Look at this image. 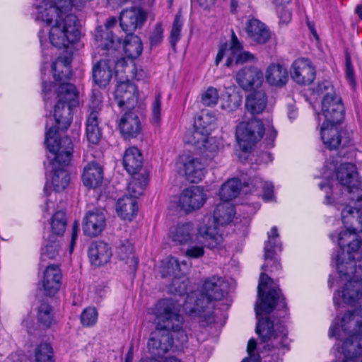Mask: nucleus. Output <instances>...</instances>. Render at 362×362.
<instances>
[{"instance_id": "nucleus-5", "label": "nucleus", "mask_w": 362, "mask_h": 362, "mask_svg": "<svg viewBox=\"0 0 362 362\" xmlns=\"http://www.w3.org/2000/svg\"><path fill=\"white\" fill-rule=\"evenodd\" d=\"M53 85L51 83H42V92L45 100L47 102L51 99L52 95H55L56 104L54 107V119H47L46 122V132L49 131L47 124H49V128L52 127V136L57 139L54 145L62 146L63 140L66 137L59 139L58 130H66L70 126L71 122V109L78 104V93L74 85L69 83H63L59 88L52 93Z\"/></svg>"}, {"instance_id": "nucleus-40", "label": "nucleus", "mask_w": 362, "mask_h": 362, "mask_svg": "<svg viewBox=\"0 0 362 362\" xmlns=\"http://www.w3.org/2000/svg\"><path fill=\"white\" fill-rule=\"evenodd\" d=\"M117 255L120 259L124 261L129 267L130 272L134 273L138 264V259L134 255L133 245L127 243L119 247Z\"/></svg>"}, {"instance_id": "nucleus-23", "label": "nucleus", "mask_w": 362, "mask_h": 362, "mask_svg": "<svg viewBox=\"0 0 362 362\" xmlns=\"http://www.w3.org/2000/svg\"><path fill=\"white\" fill-rule=\"evenodd\" d=\"M62 274L58 266L52 264L45 269L41 279V287L47 296L58 292L62 284Z\"/></svg>"}, {"instance_id": "nucleus-43", "label": "nucleus", "mask_w": 362, "mask_h": 362, "mask_svg": "<svg viewBox=\"0 0 362 362\" xmlns=\"http://www.w3.org/2000/svg\"><path fill=\"white\" fill-rule=\"evenodd\" d=\"M259 187H262L263 189L262 197L264 201L270 202L273 200L274 186L272 183L263 182V180L258 177H255L250 180V192H255Z\"/></svg>"}, {"instance_id": "nucleus-44", "label": "nucleus", "mask_w": 362, "mask_h": 362, "mask_svg": "<svg viewBox=\"0 0 362 362\" xmlns=\"http://www.w3.org/2000/svg\"><path fill=\"white\" fill-rule=\"evenodd\" d=\"M188 284L189 280L184 274H182L173 277L172 283L169 286V291L175 295L177 294L182 296L187 293Z\"/></svg>"}, {"instance_id": "nucleus-33", "label": "nucleus", "mask_w": 362, "mask_h": 362, "mask_svg": "<svg viewBox=\"0 0 362 362\" xmlns=\"http://www.w3.org/2000/svg\"><path fill=\"white\" fill-rule=\"evenodd\" d=\"M71 57L70 56H64L59 57L52 65V71L55 81L57 82L55 86L59 88L60 85L66 83L64 81L71 75Z\"/></svg>"}, {"instance_id": "nucleus-58", "label": "nucleus", "mask_w": 362, "mask_h": 362, "mask_svg": "<svg viewBox=\"0 0 362 362\" xmlns=\"http://www.w3.org/2000/svg\"><path fill=\"white\" fill-rule=\"evenodd\" d=\"M256 346L257 343L254 339H251L249 340L247 348V351L249 355V357L245 358L242 362H259V356L253 353L256 348Z\"/></svg>"}, {"instance_id": "nucleus-53", "label": "nucleus", "mask_w": 362, "mask_h": 362, "mask_svg": "<svg viewBox=\"0 0 362 362\" xmlns=\"http://www.w3.org/2000/svg\"><path fill=\"white\" fill-rule=\"evenodd\" d=\"M98 320V312L95 308H86L81 315V321L83 325L93 326Z\"/></svg>"}, {"instance_id": "nucleus-59", "label": "nucleus", "mask_w": 362, "mask_h": 362, "mask_svg": "<svg viewBox=\"0 0 362 362\" xmlns=\"http://www.w3.org/2000/svg\"><path fill=\"white\" fill-rule=\"evenodd\" d=\"M131 71H134V78L137 81L144 80L148 78V72L141 68H137L135 66L132 67Z\"/></svg>"}, {"instance_id": "nucleus-38", "label": "nucleus", "mask_w": 362, "mask_h": 362, "mask_svg": "<svg viewBox=\"0 0 362 362\" xmlns=\"http://www.w3.org/2000/svg\"><path fill=\"white\" fill-rule=\"evenodd\" d=\"M115 23V18H109L105 23V28L98 27L96 29L95 36L98 47H100L103 49H109L113 47L114 38L109 28Z\"/></svg>"}, {"instance_id": "nucleus-34", "label": "nucleus", "mask_w": 362, "mask_h": 362, "mask_svg": "<svg viewBox=\"0 0 362 362\" xmlns=\"http://www.w3.org/2000/svg\"><path fill=\"white\" fill-rule=\"evenodd\" d=\"M267 104V97L262 90L252 92L246 98V109L252 115L262 113L265 110Z\"/></svg>"}, {"instance_id": "nucleus-17", "label": "nucleus", "mask_w": 362, "mask_h": 362, "mask_svg": "<svg viewBox=\"0 0 362 362\" xmlns=\"http://www.w3.org/2000/svg\"><path fill=\"white\" fill-rule=\"evenodd\" d=\"M115 98L119 107L131 110L138 104L137 88L129 81L120 82L115 90Z\"/></svg>"}, {"instance_id": "nucleus-60", "label": "nucleus", "mask_w": 362, "mask_h": 362, "mask_svg": "<svg viewBox=\"0 0 362 362\" xmlns=\"http://www.w3.org/2000/svg\"><path fill=\"white\" fill-rule=\"evenodd\" d=\"M346 76L347 80L349 81L350 85L352 86H355V80H354V69L350 64V62H346Z\"/></svg>"}, {"instance_id": "nucleus-15", "label": "nucleus", "mask_w": 362, "mask_h": 362, "mask_svg": "<svg viewBox=\"0 0 362 362\" xmlns=\"http://www.w3.org/2000/svg\"><path fill=\"white\" fill-rule=\"evenodd\" d=\"M235 214L234 206L230 202H221L216 206L213 217H204L203 226H210L211 230L216 228L223 235L220 227L231 222Z\"/></svg>"}, {"instance_id": "nucleus-61", "label": "nucleus", "mask_w": 362, "mask_h": 362, "mask_svg": "<svg viewBox=\"0 0 362 362\" xmlns=\"http://www.w3.org/2000/svg\"><path fill=\"white\" fill-rule=\"evenodd\" d=\"M78 223L76 222L74 223V225L72 226V235H71V243H70V247H69L70 252H72V251L74 250L75 242H76V240L78 236Z\"/></svg>"}, {"instance_id": "nucleus-51", "label": "nucleus", "mask_w": 362, "mask_h": 362, "mask_svg": "<svg viewBox=\"0 0 362 362\" xmlns=\"http://www.w3.org/2000/svg\"><path fill=\"white\" fill-rule=\"evenodd\" d=\"M214 120L211 115L202 114L195 119L194 126L209 133L214 127Z\"/></svg>"}, {"instance_id": "nucleus-7", "label": "nucleus", "mask_w": 362, "mask_h": 362, "mask_svg": "<svg viewBox=\"0 0 362 362\" xmlns=\"http://www.w3.org/2000/svg\"><path fill=\"white\" fill-rule=\"evenodd\" d=\"M341 220L346 229L338 234V254L352 257L354 259L362 257V243L357 235V233L362 231L361 210L346 206L341 211Z\"/></svg>"}, {"instance_id": "nucleus-49", "label": "nucleus", "mask_w": 362, "mask_h": 362, "mask_svg": "<svg viewBox=\"0 0 362 362\" xmlns=\"http://www.w3.org/2000/svg\"><path fill=\"white\" fill-rule=\"evenodd\" d=\"M35 360L36 362H54L51 346L47 343L39 345L35 351Z\"/></svg>"}, {"instance_id": "nucleus-1", "label": "nucleus", "mask_w": 362, "mask_h": 362, "mask_svg": "<svg viewBox=\"0 0 362 362\" xmlns=\"http://www.w3.org/2000/svg\"><path fill=\"white\" fill-rule=\"evenodd\" d=\"M71 8L68 0H42L35 4V19L46 25L38 34L42 47L48 40L53 47L66 49L78 40L77 18L69 13Z\"/></svg>"}, {"instance_id": "nucleus-57", "label": "nucleus", "mask_w": 362, "mask_h": 362, "mask_svg": "<svg viewBox=\"0 0 362 362\" xmlns=\"http://www.w3.org/2000/svg\"><path fill=\"white\" fill-rule=\"evenodd\" d=\"M334 182H335V181L333 179L331 180L328 179L327 182H321L319 185L320 189L322 190H325L326 193L325 202L327 204H332L334 202V199H332L331 198V196L332 195V189L334 187Z\"/></svg>"}, {"instance_id": "nucleus-62", "label": "nucleus", "mask_w": 362, "mask_h": 362, "mask_svg": "<svg viewBox=\"0 0 362 362\" xmlns=\"http://www.w3.org/2000/svg\"><path fill=\"white\" fill-rule=\"evenodd\" d=\"M196 1L204 10L210 9L215 4V0H196Z\"/></svg>"}, {"instance_id": "nucleus-12", "label": "nucleus", "mask_w": 362, "mask_h": 362, "mask_svg": "<svg viewBox=\"0 0 362 362\" xmlns=\"http://www.w3.org/2000/svg\"><path fill=\"white\" fill-rule=\"evenodd\" d=\"M337 177L339 183L344 187L348 199L351 201H362V189L356 166L350 163H342L337 169Z\"/></svg>"}, {"instance_id": "nucleus-22", "label": "nucleus", "mask_w": 362, "mask_h": 362, "mask_svg": "<svg viewBox=\"0 0 362 362\" xmlns=\"http://www.w3.org/2000/svg\"><path fill=\"white\" fill-rule=\"evenodd\" d=\"M146 18V14L142 9L135 7L126 8L120 13V26L125 33L132 34L143 25Z\"/></svg>"}, {"instance_id": "nucleus-63", "label": "nucleus", "mask_w": 362, "mask_h": 362, "mask_svg": "<svg viewBox=\"0 0 362 362\" xmlns=\"http://www.w3.org/2000/svg\"><path fill=\"white\" fill-rule=\"evenodd\" d=\"M281 21L284 23H288L291 21V15L288 11H283V13L280 15Z\"/></svg>"}, {"instance_id": "nucleus-52", "label": "nucleus", "mask_w": 362, "mask_h": 362, "mask_svg": "<svg viewBox=\"0 0 362 362\" xmlns=\"http://www.w3.org/2000/svg\"><path fill=\"white\" fill-rule=\"evenodd\" d=\"M161 121V94L158 93L151 103V122L159 124Z\"/></svg>"}, {"instance_id": "nucleus-26", "label": "nucleus", "mask_w": 362, "mask_h": 362, "mask_svg": "<svg viewBox=\"0 0 362 362\" xmlns=\"http://www.w3.org/2000/svg\"><path fill=\"white\" fill-rule=\"evenodd\" d=\"M320 123V136L323 144L330 150L336 149L341 141L339 123Z\"/></svg>"}, {"instance_id": "nucleus-37", "label": "nucleus", "mask_w": 362, "mask_h": 362, "mask_svg": "<svg viewBox=\"0 0 362 362\" xmlns=\"http://www.w3.org/2000/svg\"><path fill=\"white\" fill-rule=\"evenodd\" d=\"M116 211L121 218L131 221L136 215L137 202L132 197H123L117 201Z\"/></svg>"}, {"instance_id": "nucleus-47", "label": "nucleus", "mask_w": 362, "mask_h": 362, "mask_svg": "<svg viewBox=\"0 0 362 362\" xmlns=\"http://www.w3.org/2000/svg\"><path fill=\"white\" fill-rule=\"evenodd\" d=\"M241 98L237 94H228L223 96L221 108L227 112H233L241 105Z\"/></svg>"}, {"instance_id": "nucleus-6", "label": "nucleus", "mask_w": 362, "mask_h": 362, "mask_svg": "<svg viewBox=\"0 0 362 362\" xmlns=\"http://www.w3.org/2000/svg\"><path fill=\"white\" fill-rule=\"evenodd\" d=\"M229 291V283L225 279L213 276L206 279L202 292H192L187 294L183 305L185 311L190 315H196L210 324L214 321L212 300H221Z\"/></svg>"}, {"instance_id": "nucleus-10", "label": "nucleus", "mask_w": 362, "mask_h": 362, "mask_svg": "<svg viewBox=\"0 0 362 362\" xmlns=\"http://www.w3.org/2000/svg\"><path fill=\"white\" fill-rule=\"evenodd\" d=\"M223 241V238L216 228L211 230L210 226H200L194 238L190 241L185 255L192 259H199L205 254V247L211 249L218 247Z\"/></svg>"}, {"instance_id": "nucleus-18", "label": "nucleus", "mask_w": 362, "mask_h": 362, "mask_svg": "<svg viewBox=\"0 0 362 362\" xmlns=\"http://www.w3.org/2000/svg\"><path fill=\"white\" fill-rule=\"evenodd\" d=\"M291 78L299 85H309L315 78L316 71L312 62L305 58L296 59L290 69Z\"/></svg>"}, {"instance_id": "nucleus-39", "label": "nucleus", "mask_w": 362, "mask_h": 362, "mask_svg": "<svg viewBox=\"0 0 362 362\" xmlns=\"http://www.w3.org/2000/svg\"><path fill=\"white\" fill-rule=\"evenodd\" d=\"M123 50L126 56L130 59L139 57L143 50L141 39L136 35L127 34L123 44Z\"/></svg>"}, {"instance_id": "nucleus-50", "label": "nucleus", "mask_w": 362, "mask_h": 362, "mask_svg": "<svg viewBox=\"0 0 362 362\" xmlns=\"http://www.w3.org/2000/svg\"><path fill=\"white\" fill-rule=\"evenodd\" d=\"M38 320L45 327H49L53 322V313L52 308L47 304H42L38 310Z\"/></svg>"}, {"instance_id": "nucleus-56", "label": "nucleus", "mask_w": 362, "mask_h": 362, "mask_svg": "<svg viewBox=\"0 0 362 362\" xmlns=\"http://www.w3.org/2000/svg\"><path fill=\"white\" fill-rule=\"evenodd\" d=\"M163 28L162 24L158 23L155 26L151 36H150V42L151 46H156L160 44L163 37Z\"/></svg>"}, {"instance_id": "nucleus-64", "label": "nucleus", "mask_w": 362, "mask_h": 362, "mask_svg": "<svg viewBox=\"0 0 362 362\" xmlns=\"http://www.w3.org/2000/svg\"><path fill=\"white\" fill-rule=\"evenodd\" d=\"M150 353L153 356L151 358H142L139 361V362H160L158 358H161L163 354L158 356L153 354L151 351Z\"/></svg>"}, {"instance_id": "nucleus-48", "label": "nucleus", "mask_w": 362, "mask_h": 362, "mask_svg": "<svg viewBox=\"0 0 362 362\" xmlns=\"http://www.w3.org/2000/svg\"><path fill=\"white\" fill-rule=\"evenodd\" d=\"M183 26V19L180 12H178L174 18L170 32V41L172 46H175L180 40V32Z\"/></svg>"}, {"instance_id": "nucleus-11", "label": "nucleus", "mask_w": 362, "mask_h": 362, "mask_svg": "<svg viewBox=\"0 0 362 362\" xmlns=\"http://www.w3.org/2000/svg\"><path fill=\"white\" fill-rule=\"evenodd\" d=\"M223 57H226V66H227L255 60V57L252 53L243 50V46L233 32L232 33L230 47L228 48L226 44L221 45L219 47L215 60L216 66L218 65Z\"/></svg>"}, {"instance_id": "nucleus-41", "label": "nucleus", "mask_w": 362, "mask_h": 362, "mask_svg": "<svg viewBox=\"0 0 362 362\" xmlns=\"http://www.w3.org/2000/svg\"><path fill=\"white\" fill-rule=\"evenodd\" d=\"M45 212L50 214L53 212L50 221L51 229L53 233L60 235L64 233L66 226V218L64 212L62 210H56V207L54 206V210L52 209L49 210H46V206L45 207Z\"/></svg>"}, {"instance_id": "nucleus-36", "label": "nucleus", "mask_w": 362, "mask_h": 362, "mask_svg": "<svg viewBox=\"0 0 362 362\" xmlns=\"http://www.w3.org/2000/svg\"><path fill=\"white\" fill-rule=\"evenodd\" d=\"M123 165L129 174H136L142 166V156L136 147L127 148L123 157Z\"/></svg>"}, {"instance_id": "nucleus-25", "label": "nucleus", "mask_w": 362, "mask_h": 362, "mask_svg": "<svg viewBox=\"0 0 362 362\" xmlns=\"http://www.w3.org/2000/svg\"><path fill=\"white\" fill-rule=\"evenodd\" d=\"M112 255L111 247L103 241L93 243L88 249L90 262L95 267H100L108 263Z\"/></svg>"}, {"instance_id": "nucleus-3", "label": "nucleus", "mask_w": 362, "mask_h": 362, "mask_svg": "<svg viewBox=\"0 0 362 362\" xmlns=\"http://www.w3.org/2000/svg\"><path fill=\"white\" fill-rule=\"evenodd\" d=\"M180 308L181 303L174 298L161 299L155 305L152 314L156 332L148 341V349L153 354H165L172 349L175 341L177 342L176 346L187 342Z\"/></svg>"}, {"instance_id": "nucleus-21", "label": "nucleus", "mask_w": 362, "mask_h": 362, "mask_svg": "<svg viewBox=\"0 0 362 362\" xmlns=\"http://www.w3.org/2000/svg\"><path fill=\"white\" fill-rule=\"evenodd\" d=\"M268 239L264 245V259L265 263L262 266V270H269V267H274L278 269L280 267L279 263L275 258L277 250H281V243L279 241V235L277 228L273 226L267 233Z\"/></svg>"}, {"instance_id": "nucleus-16", "label": "nucleus", "mask_w": 362, "mask_h": 362, "mask_svg": "<svg viewBox=\"0 0 362 362\" xmlns=\"http://www.w3.org/2000/svg\"><path fill=\"white\" fill-rule=\"evenodd\" d=\"M179 173L191 182H198L204 177V164L199 158L192 155L182 156Z\"/></svg>"}, {"instance_id": "nucleus-2", "label": "nucleus", "mask_w": 362, "mask_h": 362, "mask_svg": "<svg viewBox=\"0 0 362 362\" xmlns=\"http://www.w3.org/2000/svg\"><path fill=\"white\" fill-rule=\"evenodd\" d=\"M257 296L255 311L258 322L256 332L264 344L263 349L271 351L273 349L275 351L286 347L288 342L285 326L262 317L264 314L272 313L276 308L279 310L286 308L285 298L279 286L264 273H262L259 276Z\"/></svg>"}, {"instance_id": "nucleus-29", "label": "nucleus", "mask_w": 362, "mask_h": 362, "mask_svg": "<svg viewBox=\"0 0 362 362\" xmlns=\"http://www.w3.org/2000/svg\"><path fill=\"white\" fill-rule=\"evenodd\" d=\"M119 128L122 134L127 138L136 137L141 130L138 116L132 111L124 113L122 117Z\"/></svg>"}, {"instance_id": "nucleus-20", "label": "nucleus", "mask_w": 362, "mask_h": 362, "mask_svg": "<svg viewBox=\"0 0 362 362\" xmlns=\"http://www.w3.org/2000/svg\"><path fill=\"white\" fill-rule=\"evenodd\" d=\"M206 199V194L202 187L192 186L187 188L181 193L179 206L185 212H190L202 207Z\"/></svg>"}, {"instance_id": "nucleus-27", "label": "nucleus", "mask_w": 362, "mask_h": 362, "mask_svg": "<svg viewBox=\"0 0 362 362\" xmlns=\"http://www.w3.org/2000/svg\"><path fill=\"white\" fill-rule=\"evenodd\" d=\"M246 33L250 39L257 44H265L271 37L268 28L257 19H251L247 22Z\"/></svg>"}, {"instance_id": "nucleus-4", "label": "nucleus", "mask_w": 362, "mask_h": 362, "mask_svg": "<svg viewBox=\"0 0 362 362\" xmlns=\"http://www.w3.org/2000/svg\"><path fill=\"white\" fill-rule=\"evenodd\" d=\"M49 131L46 134V145L49 153L52 154L50 163V172L48 175L47 181L45 187V192L47 197L46 201V210L52 209L54 210V202L57 199L58 192L63 191L69 185L70 181L69 175L66 170L69 165L73 144L69 138L63 140V145H54L57 139L52 136V127L47 124Z\"/></svg>"}, {"instance_id": "nucleus-31", "label": "nucleus", "mask_w": 362, "mask_h": 362, "mask_svg": "<svg viewBox=\"0 0 362 362\" xmlns=\"http://www.w3.org/2000/svg\"><path fill=\"white\" fill-rule=\"evenodd\" d=\"M248 188H250V181L245 182L244 185L241 187V183L239 180H229L222 185L219 192L220 198L222 202H229V201L238 196L240 191H243V192L247 194L250 191Z\"/></svg>"}, {"instance_id": "nucleus-13", "label": "nucleus", "mask_w": 362, "mask_h": 362, "mask_svg": "<svg viewBox=\"0 0 362 362\" xmlns=\"http://www.w3.org/2000/svg\"><path fill=\"white\" fill-rule=\"evenodd\" d=\"M127 66L124 59L117 61L103 59L93 64L92 76L94 83L100 87H105L110 82L114 74L122 71Z\"/></svg>"}, {"instance_id": "nucleus-35", "label": "nucleus", "mask_w": 362, "mask_h": 362, "mask_svg": "<svg viewBox=\"0 0 362 362\" xmlns=\"http://www.w3.org/2000/svg\"><path fill=\"white\" fill-rule=\"evenodd\" d=\"M194 228L191 223H185L172 228L170 232L171 239L181 245H185L192 241L195 236Z\"/></svg>"}, {"instance_id": "nucleus-54", "label": "nucleus", "mask_w": 362, "mask_h": 362, "mask_svg": "<svg viewBox=\"0 0 362 362\" xmlns=\"http://www.w3.org/2000/svg\"><path fill=\"white\" fill-rule=\"evenodd\" d=\"M146 185V180H144V182H141L136 177L132 178L127 188L128 192L130 194L129 197H132L136 199V197L141 195L144 192Z\"/></svg>"}, {"instance_id": "nucleus-14", "label": "nucleus", "mask_w": 362, "mask_h": 362, "mask_svg": "<svg viewBox=\"0 0 362 362\" xmlns=\"http://www.w3.org/2000/svg\"><path fill=\"white\" fill-rule=\"evenodd\" d=\"M102 107V96L100 93L93 94L90 102V112L86 120V133L89 143L97 144L102 136L99 127V111Z\"/></svg>"}, {"instance_id": "nucleus-55", "label": "nucleus", "mask_w": 362, "mask_h": 362, "mask_svg": "<svg viewBox=\"0 0 362 362\" xmlns=\"http://www.w3.org/2000/svg\"><path fill=\"white\" fill-rule=\"evenodd\" d=\"M205 144L206 146L199 151L201 153L209 158L213 157L220 148L219 142L214 137H209Z\"/></svg>"}, {"instance_id": "nucleus-30", "label": "nucleus", "mask_w": 362, "mask_h": 362, "mask_svg": "<svg viewBox=\"0 0 362 362\" xmlns=\"http://www.w3.org/2000/svg\"><path fill=\"white\" fill-rule=\"evenodd\" d=\"M265 78L270 86L282 87L288 80V74L284 66L279 64H272L265 71Z\"/></svg>"}, {"instance_id": "nucleus-24", "label": "nucleus", "mask_w": 362, "mask_h": 362, "mask_svg": "<svg viewBox=\"0 0 362 362\" xmlns=\"http://www.w3.org/2000/svg\"><path fill=\"white\" fill-rule=\"evenodd\" d=\"M236 81L243 89L249 90L262 84L263 73L257 67H244L236 74Z\"/></svg>"}, {"instance_id": "nucleus-9", "label": "nucleus", "mask_w": 362, "mask_h": 362, "mask_svg": "<svg viewBox=\"0 0 362 362\" xmlns=\"http://www.w3.org/2000/svg\"><path fill=\"white\" fill-rule=\"evenodd\" d=\"M318 91L323 95L321 113L317 114L318 122L341 123L344 114L341 97L328 81L319 84Z\"/></svg>"}, {"instance_id": "nucleus-46", "label": "nucleus", "mask_w": 362, "mask_h": 362, "mask_svg": "<svg viewBox=\"0 0 362 362\" xmlns=\"http://www.w3.org/2000/svg\"><path fill=\"white\" fill-rule=\"evenodd\" d=\"M59 252V245L54 237H51L42 248L41 260L54 259Z\"/></svg>"}, {"instance_id": "nucleus-8", "label": "nucleus", "mask_w": 362, "mask_h": 362, "mask_svg": "<svg viewBox=\"0 0 362 362\" xmlns=\"http://www.w3.org/2000/svg\"><path fill=\"white\" fill-rule=\"evenodd\" d=\"M264 132H265L266 139L272 143L277 132L269 119H267L264 123L256 118L248 122H240L236 129L238 145L244 151H247L262 138Z\"/></svg>"}, {"instance_id": "nucleus-19", "label": "nucleus", "mask_w": 362, "mask_h": 362, "mask_svg": "<svg viewBox=\"0 0 362 362\" xmlns=\"http://www.w3.org/2000/svg\"><path fill=\"white\" fill-rule=\"evenodd\" d=\"M106 226V217L103 210L95 209L87 211L83 219V233L89 237L99 235Z\"/></svg>"}, {"instance_id": "nucleus-32", "label": "nucleus", "mask_w": 362, "mask_h": 362, "mask_svg": "<svg viewBox=\"0 0 362 362\" xmlns=\"http://www.w3.org/2000/svg\"><path fill=\"white\" fill-rule=\"evenodd\" d=\"M188 269L187 264L185 262L180 263L179 261L173 257H168L162 260L160 272L163 277L177 276L182 274H185Z\"/></svg>"}, {"instance_id": "nucleus-28", "label": "nucleus", "mask_w": 362, "mask_h": 362, "mask_svg": "<svg viewBox=\"0 0 362 362\" xmlns=\"http://www.w3.org/2000/svg\"><path fill=\"white\" fill-rule=\"evenodd\" d=\"M103 180V170L102 167L95 163H88L83 168L82 181L83 185L89 188L99 187Z\"/></svg>"}, {"instance_id": "nucleus-45", "label": "nucleus", "mask_w": 362, "mask_h": 362, "mask_svg": "<svg viewBox=\"0 0 362 362\" xmlns=\"http://www.w3.org/2000/svg\"><path fill=\"white\" fill-rule=\"evenodd\" d=\"M199 98L204 106L214 107L219 99L218 90L213 86H209L202 91Z\"/></svg>"}, {"instance_id": "nucleus-42", "label": "nucleus", "mask_w": 362, "mask_h": 362, "mask_svg": "<svg viewBox=\"0 0 362 362\" xmlns=\"http://www.w3.org/2000/svg\"><path fill=\"white\" fill-rule=\"evenodd\" d=\"M209 134L194 126V129L186 135V142L194 146L197 150L202 149L206 146L205 142H207Z\"/></svg>"}]
</instances>
